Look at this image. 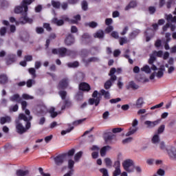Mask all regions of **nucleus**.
<instances>
[{
	"label": "nucleus",
	"instance_id": "c85d7f7f",
	"mask_svg": "<svg viewBox=\"0 0 176 176\" xmlns=\"http://www.w3.org/2000/svg\"><path fill=\"white\" fill-rule=\"evenodd\" d=\"M98 61H100V58L94 56L88 58L86 63L87 64H90V63H98Z\"/></svg>",
	"mask_w": 176,
	"mask_h": 176
},
{
	"label": "nucleus",
	"instance_id": "20e7f679",
	"mask_svg": "<svg viewBox=\"0 0 176 176\" xmlns=\"http://www.w3.org/2000/svg\"><path fill=\"white\" fill-rule=\"evenodd\" d=\"M116 73V68L112 67L110 69V72L109 73V76L110 77V79L106 81L104 83V89L106 90H109L111 87H112V84L118 79V77L115 74Z\"/></svg>",
	"mask_w": 176,
	"mask_h": 176
},
{
	"label": "nucleus",
	"instance_id": "2f4dec72",
	"mask_svg": "<svg viewBox=\"0 0 176 176\" xmlns=\"http://www.w3.org/2000/svg\"><path fill=\"white\" fill-rule=\"evenodd\" d=\"M100 93L102 96H104V98H106L107 100H109L111 98L109 91H105V89H102L100 90Z\"/></svg>",
	"mask_w": 176,
	"mask_h": 176
},
{
	"label": "nucleus",
	"instance_id": "49530a36",
	"mask_svg": "<svg viewBox=\"0 0 176 176\" xmlns=\"http://www.w3.org/2000/svg\"><path fill=\"white\" fill-rule=\"evenodd\" d=\"M75 165V162L72 160L68 161V168L70 169L69 171L74 170V166Z\"/></svg>",
	"mask_w": 176,
	"mask_h": 176
},
{
	"label": "nucleus",
	"instance_id": "c03bdc74",
	"mask_svg": "<svg viewBox=\"0 0 176 176\" xmlns=\"http://www.w3.org/2000/svg\"><path fill=\"white\" fill-rule=\"evenodd\" d=\"M36 82L35 80L29 79L26 82V86L27 87H32V85H35Z\"/></svg>",
	"mask_w": 176,
	"mask_h": 176
},
{
	"label": "nucleus",
	"instance_id": "774afa93",
	"mask_svg": "<svg viewBox=\"0 0 176 176\" xmlns=\"http://www.w3.org/2000/svg\"><path fill=\"white\" fill-rule=\"evenodd\" d=\"M114 168H120V161L118 160L114 162Z\"/></svg>",
	"mask_w": 176,
	"mask_h": 176
},
{
	"label": "nucleus",
	"instance_id": "5701e85b",
	"mask_svg": "<svg viewBox=\"0 0 176 176\" xmlns=\"http://www.w3.org/2000/svg\"><path fill=\"white\" fill-rule=\"evenodd\" d=\"M94 38H98V39H102L104 38V31L98 30L94 34Z\"/></svg>",
	"mask_w": 176,
	"mask_h": 176
},
{
	"label": "nucleus",
	"instance_id": "1a4fd4ad",
	"mask_svg": "<svg viewBox=\"0 0 176 176\" xmlns=\"http://www.w3.org/2000/svg\"><path fill=\"white\" fill-rule=\"evenodd\" d=\"M5 60L6 65H12V64H14L17 61V57L15 54H10L6 56Z\"/></svg>",
	"mask_w": 176,
	"mask_h": 176
},
{
	"label": "nucleus",
	"instance_id": "b1692460",
	"mask_svg": "<svg viewBox=\"0 0 176 176\" xmlns=\"http://www.w3.org/2000/svg\"><path fill=\"white\" fill-rule=\"evenodd\" d=\"M155 74L157 78L159 79H160V78H163V75H164V66H162L161 68H160L157 73Z\"/></svg>",
	"mask_w": 176,
	"mask_h": 176
},
{
	"label": "nucleus",
	"instance_id": "603ef678",
	"mask_svg": "<svg viewBox=\"0 0 176 176\" xmlns=\"http://www.w3.org/2000/svg\"><path fill=\"white\" fill-rule=\"evenodd\" d=\"M156 61V56L154 54L150 56V58L148 59V64L153 65V63Z\"/></svg>",
	"mask_w": 176,
	"mask_h": 176
},
{
	"label": "nucleus",
	"instance_id": "4468645a",
	"mask_svg": "<svg viewBox=\"0 0 176 176\" xmlns=\"http://www.w3.org/2000/svg\"><path fill=\"white\" fill-rule=\"evenodd\" d=\"M79 89L80 90H82V91H90L91 88L90 87V85L88 83L81 82L79 85Z\"/></svg>",
	"mask_w": 176,
	"mask_h": 176
},
{
	"label": "nucleus",
	"instance_id": "412c9836",
	"mask_svg": "<svg viewBox=\"0 0 176 176\" xmlns=\"http://www.w3.org/2000/svg\"><path fill=\"white\" fill-rule=\"evenodd\" d=\"M111 149V147L110 146H104L100 149V156L102 157H104L105 155H107V151Z\"/></svg>",
	"mask_w": 176,
	"mask_h": 176
},
{
	"label": "nucleus",
	"instance_id": "cd10ccee",
	"mask_svg": "<svg viewBox=\"0 0 176 176\" xmlns=\"http://www.w3.org/2000/svg\"><path fill=\"white\" fill-rule=\"evenodd\" d=\"M140 32H141V31L138 29L131 32L129 34L130 39H134V38H135V36H137L138 35V34H140Z\"/></svg>",
	"mask_w": 176,
	"mask_h": 176
},
{
	"label": "nucleus",
	"instance_id": "6e6552de",
	"mask_svg": "<svg viewBox=\"0 0 176 176\" xmlns=\"http://www.w3.org/2000/svg\"><path fill=\"white\" fill-rule=\"evenodd\" d=\"M67 157V154L63 153L59 154L55 157H54V162L56 166L60 167L62 164H64V162H65V159Z\"/></svg>",
	"mask_w": 176,
	"mask_h": 176
},
{
	"label": "nucleus",
	"instance_id": "de8ad7c7",
	"mask_svg": "<svg viewBox=\"0 0 176 176\" xmlns=\"http://www.w3.org/2000/svg\"><path fill=\"white\" fill-rule=\"evenodd\" d=\"M104 163L107 167H112V160L110 158L107 157L104 159Z\"/></svg>",
	"mask_w": 176,
	"mask_h": 176
},
{
	"label": "nucleus",
	"instance_id": "7c9ffc66",
	"mask_svg": "<svg viewBox=\"0 0 176 176\" xmlns=\"http://www.w3.org/2000/svg\"><path fill=\"white\" fill-rule=\"evenodd\" d=\"M8 82V76L5 74L0 75V85H5Z\"/></svg>",
	"mask_w": 176,
	"mask_h": 176
},
{
	"label": "nucleus",
	"instance_id": "69168bd1",
	"mask_svg": "<svg viewBox=\"0 0 176 176\" xmlns=\"http://www.w3.org/2000/svg\"><path fill=\"white\" fill-rule=\"evenodd\" d=\"M157 174H158V175L160 176H164L166 174V171H164V170L160 168L157 171Z\"/></svg>",
	"mask_w": 176,
	"mask_h": 176
},
{
	"label": "nucleus",
	"instance_id": "e433bc0d",
	"mask_svg": "<svg viewBox=\"0 0 176 176\" xmlns=\"http://www.w3.org/2000/svg\"><path fill=\"white\" fill-rule=\"evenodd\" d=\"M151 141L153 144H159V142H160V138L159 137V135H154Z\"/></svg>",
	"mask_w": 176,
	"mask_h": 176
},
{
	"label": "nucleus",
	"instance_id": "9d476101",
	"mask_svg": "<svg viewBox=\"0 0 176 176\" xmlns=\"http://www.w3.org/2000/svg\"><path fill=\"white\" fill-rule=\"evenodd\" d=\"M69 85V79L67 77L63 78L58 83V89L59 90H64L68 87Z\"/></svg>",
	"mask_w": 176,
	"mask_h": 176
},
{
	"label": "nucleus",
	"instance_id": "864d4df0",
	"mask_svg": "<svg viewBox=\"0 0 176 176\" xmlns=\"http://www.w3.org/2000/svg\"><path fill=\"white\" fill-rule=\"evenodd\" d=\"M85 120H86V119H81V120H78L76 121H74L73 122V125L74 126H79V124H82V123H83V122H85Z\"/></svg>",
	"mask_w": 176,
	"mask_h": 176
},
{
	"label": "nucleus",
	"instance_id": "72a5a7b5",
	"mask_svg": "<svg viewBox=\"0 0 176 176\" xmlns=\"http://www.w3.org/2000/svg\"><path fill=\"white\" fill-rule=\"evenodd\" d=\"M67 65L69 67V68H76L79 67V62L75 61L72 63H68Z\"/></svg>",
	"mask_w": 176,
	"mask_h": 176
},
{
	"label": "nucleus",
	"instance_id": "a211bd4d",
	"mask_svg": "<svg viewBox=\"0 0 176 176\" xmlns=\"http://www.w3.org/2000/svg\"><path fill=\"white\" fill-rule=\"evenodd\" d=\"M12 118L9 116L0 118V124H5V123H10Z\"/></svg>",
	"mask_w": 176,
	"mask_h": 176
},
{
	"label": "nucleus",
	"instance_id": "3c124183",
	"mask_svg": "<svg viewBox=\"0 0 176 176\" xmlns=\"http://www.w3.org/2000/svg\"><path fill=\"white\" fill-rule=\"evenodd\" d=\"M58 94L61 97L62 100H65V98H67V91H60Z\"/></svg>",
	"mask_w": 176,
	"mask_h": 176
},
{
	"label": "nucleus",
	"instance_id": "2eb2a0df",
	"mask_svg": "<svg viewBox=\"0 0 176 176\" xmlns=\"http://www.w3.org/2000/svg\"><path fill=\"white\" fill-rule=\"evenodd\" d=\"M19 38L22 42H28L30 41V34L27 32L20 34Z\"/></svg>",
	"mask_w": 176,
	"mask_h": 176
},
{
	"label": "nucleus",
	"instance_id": "6ab92c4d",
	"mask_svg": "<svg viewBox=\"0 0 176 176\" xmlns=\"http://www.w3.org/2000/svg\"><path fill=\"white\" fill-rule=\"evenodd\" d=\"M139 87H140L137 84H135L134 81H130L126 86V89H132L133 90H137L138 89H139Z\"/></svg>",
	"mask_w": 176,
	"mask_h": 176
},
{
	"label": "nucleus",
	"instance_id": "8fccbe9b",
	"mask_svg": "<svg viewBox=\"0 0 176 176\" xmlns=\"http://www.w3.org/2000/svg\"><path fill=\"white\" fill-rule=\"evenodd\" d=\"M74 130V126H71L70 128L63 130L61 131V135H65V134H67L68 133H71Z\"/></svg>",
	"mask_w": 176,
	"mask_h": 176
},
{
	"label": "nucleus",
	"instance_id": "0eeeda50",
	"mask_svg": "<svg viewBox=\"0 0 176 176\" xmlns=\"http://www.w3.org/2000/svg\"><path fill=\"white\" fill-rule=\"evenodd\" d=\"M165 19L167 21V23L163 27V31L164 32H166L168 28H170V23H176V16H173V14H165Z\"/></svg>",
	"mask_w": 176,
	"mask_h": 176
},
{
	"label": "nucleus",
	"instance_id": "680f3d73",
	"mask_svg": "<svg viewBox=\"0 0 176 176\" xmlns=\"http://www.w3.org/2000/svg\"><path fill=\"white\" fill-rule=\"evenodd\" d=\"M21 104L23 111H25V110L27 109H25V108H27V105H28V104L27 103V102H26V101H24V100H22V101L21 102Z\"/></svg>",
	"mask_w": 176,
	"mask_h": 176
},
{
	"label": "nucleus",
	"instance_id": "393cba45",
	"mask_svg": "<svg viewBox=\"0 0 176 176\" xmlns=\"http://www.w3.org/2000/svg\"><path fill=\"white\" fill-rule=\"evenodd\" d=\"M137 6L136 1H131L128 6H126L124 8V10H130V9H133Z\"/></svg>",
	"mask_w": 176,
	"mask_h": 176
},
{
	"label": "nucleus",
	"instance_id": "ddd939ff",
	"mask_svg": "<svg viewBox=\"0 0 176 176\" xmlns=\"http://www.w3.org/2000/svg\"><path fill=\"white\" fill-rule=\"evenodd\" d=\"M65 43L67 45V46H71V45H74V43H75V38L74 37V35L69 34L65 39Z\"/></svg>",
	"mask_w": 176,
	"mask_h": 176
},
{
	"label": "nucleus",
	"instance_id": "4d7b16f0",
	"mask_svg": "<svg viewBox=\"0 0 176 176\" xmlns=\"http://www.w3.org/2000/svg\"><path fill=\"white\" fill-rule=\"evenodd\" d=\"M122 174V170H120V168H115V170L113 173V176H118Z\"/></svg>",
	"mask_w": 176,
	"mask_h": 176
},
{
	"label": "nucleus",
	"instance_id": "37998d69",
	"mask_svg": "<svg viewBox=\"0 0 176 176\" xmlns=\"http://www.w3.org/2000/svg\"><path fill=\"white\" fill-rule=\"evenodd\" d=\"M76 101H82V100H83V93L80 91L77 93L76 95Z\"/></svg>",
	"mask_w": 176,
	"mask_h": 176
},
{
	"label": "nucleus",
	"instance_id": "a19ab883",
	"mask_svg": "<svg viewBox=\"0 0 176 176\" xmlns=\"http://www.w3.org/2000/svg\"><path fill=\"white\" fill-rule=\"evenodd\" d=\"M141 71L146 72V74H151V67L148 65H146L144 67L141 68Z\"/></svg>",
	"mask_w": 176,
	"mask_h": 176
},
{
	"label": "nucleus",
	"instance_id": "4c0bfd02",
	"mask_svg": "<svg viewBox=\"0 0 176 176\" xmlns=\"http://www.w3.org/2000/svg\"><path fill=\"white\" fill-rule=\"evenodd\" d=\"M28 71H29V74L32 75L33 79H35L36 78V70H35V69L32 67V68H30Z\"/></svg>",
	"mask_w": 176,
	"mask_h": 176
},
{
	"label": "nucleus",
	"instance_id": "f257e3e1",
	"mask_svg": "<svg viewBox=\"0 0 176 176\" xmlns=\"http://www.w3.org/2000/svg\"><path fill=\"white\" fill-rule=\"evenodd\" d=\"M25 112V114L20 113L19 115V120L15 121L16 133L18 134H24V133H27L31 129V120H32V117L30 115L31 112L28 109H26Z\"/></svg>",
	"mask_w": 176,
	"mask_h": 176
},
{
	"label": "nucleus",
	"instance_id": "a878e982",
	"mask_svg": "<svg viewBox=\"0 0 176 176\" xmlns=\"http://www.w3.org/2000/svg\"><path fill=\"white\" fill-rule=\"evenodd\" d=\"M48 112L50 113L51 118H56L57 115H58V113L56 111V109L54 107H51Z\"/></svg>",
	"mask_w": 176,
	"mask_h": 176
},
{
	"label": "nucleus",
	"instance_id": "052dcab7",
	"mask_svg": "<svg viewBox=\"0 0 176 176\" xmlns=\"http://www.w3.org/2000/svg\"><path fill=\"white\" fill-rule=\"evenodd\" d=\"M36 34H43V32H45V30L43 28L37 27L36 28Z\"/></svg>",
	"mask_w": 176,
	"mask_h": 176
},
{
	"label": "nucleus",
	"instance_id": "dca6fc26",
	"mask_svg": "<svg viewBox=\"0 0 176 176\" xmlns=\"http://www.w3.org/2000/svg\"><path fill=\"white\" fill-rule=\"evenodd\" d=\"M16 176H28L30 175V170H23V169H18L16 170Z\"/></svg>",
	"mask_w": 176,
	"mask_h": 176
},
{
	"label": "nucleus",
	"instance_id": "6e6d98bb",
	"mask_svg": "<svg viewBox=\"0 0 176 176\" xmlns=\"http://www.w3.org/2000/svg\"><path fill=\"white\" fill-rule=\"evenodd\" d=\"M153 55L154 56H156L157 57H163V51L160 50V51H154L153 52Z\"/></svg>",
	"mask_w": 176,
	"mask_h": 176
},
{
	"label": "nucleus",
	"instance_id": "f03ea898",
	"mask_svg": "<svg viewBox=\"0 0 176 176\" xmlns=\"http://www.w3.org/2000/svg\"><path fill=\"white\" fill-rule=\"evenodd\" d=\"M32 2H35V0H23L21 2L22 6L24 8V11L22 13V16L19 19V23H21V24H25V23L32 24V23H34V20L27 16V12H28V5H31Z\"/></svg>",
	"mask_w": 176,
	"mask_h": 176
},
{
	"label": "nucleus",
	"instance_id": "13d9d810",
	"mask_svg": "<svg viewBox=\"0 0 176 176\" xmlns=\"http://www.w3.org/2000/svg\"><path fill=\"white\" fill-rule=\"evenodd\" d=\"M45 122H46V118L45 117L41 118L38 120V124H40V126H43Z\"/></svg>",
	"mask_w": 176,
	"mask_h": 176
},
{
	"label": "nucleus",
	"instance_id": "39448f33",
	"mask_svg": "<svg viewBox=\"0 0 176 176\" xmlns=\"http://www.w3.org/2000/svg\"><path fill=\"white\" fill-rule=\"evenodd\" d=\"M134 162L132 160L128 159L123 162L122 166L124 170H126L127 173H133L134 171Z\"/></svg>",
	"mask_w": 176,
	"mask_h": 176
},
{
	"label": "nucleus",
	"instance_id": "0e129e2a",
	"mask_svg": "<svg viewBox=\"0 0 176 176\" xmlns=\"http://www.w3.org/2000/svg\"><path fill=\"white\" fill-rule=\"evenodd\" d=\"M165 126L164 125H161L157 130V134H162L164 131Z\"/></svg>",
	"mask_w": 176,
	"mask_h": 176
},
{
	"label": "nucleus",
	"instance_id": "473e14b6",
	"mask_svg": "<svg viewBox=\"0 0 176 176\" xmlns=\"http://www.w3.org/2000/svg\"><path fill=\"white\" fill-rule=\"evenodd\" d=\"M10 100L12 102L16 101V102H20V95L14 94L12 96L10 97Z\"/></svg>",
	"mask_w": 176,
	"mask_h": 176
},
{
	"label": "nucleus",
	"instance_id": "a18cd8bd",
	"mask_svg": "<svg viewBox=\"0 0 176 176\" xmlns=\"http://www.w3.org/2000/svg\"><path fill=\"white\" fill-rule=\"evenodd\" d=\"M81 6H82V10H85V11L87 10L88 6H89V5L87 4V1L86 0L82 1L81 3Z\"/></svg>",
	"mask_w": 176,
	"mask_h": 176
},
{
	"label": "nucleus",
	"instance_id": "7ed1b4c3",
	"mask_svg": "<svg viewBox=\"0 0 176 176\" xmlns=\"http://www.w3.org/2000/svg\"><path fill=\"white\" fill-rule=\"evenodd\" d=\"M53 54H58L59 57H65V56H75L76 52L71 50H67L65 47H60L52 50Z\"/></svg>",
	"mask_w": 176,
	"mask_h": 176
},
{
	"label": "nucleus",
	"instance_id": "4be33fe9",
	"mask_svg": "<svg viewBox=\"0 0 176 176\" xmlns=\"http://www.w3.org/2000/svg\"><path fill=\"white\" fill-rule=\"evenodd\" d=\"M52 23L56 24V25H58V27L64 25V21L63 19H58L57 18L52 19Z\"/></svg>",
	"mask_w": 176,
	"mask_h": 176
},
{
	"label": "nucleus",
	"instance_id": "09e8293b",
	"mask_svg": "<svg viewBox=\"0 0 176 176\" xmlns=\"http://www.w3.org/2000/svg\"><path fill=\"white\" fill-rule=\"evenodd\" d=\"M119 42H120V45L121 46H123L124 43H127V42L129 41H127V37H121L120 38Z\"/></svg>",
	"mask_w": 176,
	"mask_h": 176
},
{
	"label": "nucleus",
	"instance_id": "79ce46f5",
	"mask_svg": "<svg viewBox=\"0 0 176 176\" xmlns=\"http://www.w3.org/2000/svg\"><path fill=\"white\" fill-rule=\"evenodd\" d=\"M160 148L162 149V151H166L167 152V149H169L170 146H166L164 142H161L160 144Z\"/></svg>",
	"mask_w": 176,
	"mask_h": 176
},
{
	"label": "nucleus",
	"instance_id": "338daca9",
	"mask_svg": "<svg viewBox=\"0 0 176 176\" xmlns=\"http://www.w3.org/2000/svg\"><path fill=\"white\" fill-rule=\"evenodd\" d=\"M87 39H90V35H89L87 33H85L82 35V41H86Z\"/></svg>",
	"mask_w": 176,
	"mask_h": 176
},
{
	"label": "nucleus",
	"instance_id": "9b49d317",
	"mask_svg": "<svg viewBox=\"0 0 176 176\" xmlns=\"http://www.w3.org/2000/svg\"><path fill=\"white\" fill-rule=\"evenodd\" d=\"M168 156L170 160H176V148L173 146H169V148H166Z\"/></svg>",
	"mask_w": 176,
	"mask_h": 176
},
{
	"label": "nucleus",
	"instance_id": "c756f323",
	"mask_svg": "<svg viewBox=\"0 0 176 176\" xmlns=\"http://www.w3.org/2000/svg\"><path fill=\"white\" fill-rule=\"evenodd\" d=\"M144 105V98H139L135 103V107L137 108H141Z\"/></svg>",
	"mask_w": 176,
	"mask_h": 176
},
{
	"label": "nucleus",
	"instance_id": "423d86ee",
	"mask_svg": "<svg viewBox=\"0 0 176 176\" xmlns=\"http://www.w3.org/2000/svg\"><path fill=\"white\" fill-rule=\"evenodd\" d=\"M101 96V94H98V91H94V93L92 94V97L93 98H89V105H94L97 107L98 106V104H100V101H101V98L97 97V96Z\"/></svg>",
	"mask_w": 176,
	"mask_h": 176
},
{
	"label": "nucleus",
	"instance_id": "ea45409f",
	"mask_svg": "<svg viewBox=\"0 0 176 176\" xmlns=\"http://www.w3.org/2000/svg\"><path fill=\"white\" fill-rule=\"evenodd\" d=\"M82 155H83L82 151H79L78 153H76L74 155V160L75 162H79L80 157H82Z\"/></svg>",
	"mask_w": 176,
	"mask_h": 176
},
{
	"label": "nucleus",
	"instance_id": "f704fd0d",
	"mask_svg": "<svg viewBox=\"0 0 176 176\" xmlns=\"http://www.w3.org/2000/svg\"><path fill=\"white\" fill-rule=\"evenodd\" d=\"M85 25L86 27L88 26L90 28H96V27H98V23H97V22L91 21V22L85 23Z\"/></svg>",
	"mask_w": 176,
	"mask_h": 176
},
{
	"label": "nucleus",
	"instance_id": "bf43d9fd",
	"mask_svg": "<svg viewBox=\"0 0 176 176\" xmlns=\"http://www.w3.org/2000/svg\"><path fill=\"white\" fill-rule=\"evenodd\" d=\"M10 111H12V112H17V111H19V105L15 104L14 106H11L10 108Z\"/></svg>",
	"mask_w": 176,
	"mask_h": 176
},
{
	"label": "nucleus",
	"instance_id": "58836bf2",
	"mask_svg": "<svg viewBox=\"0 0 176 176\" xmlns=\"http://www.w3.org/2000/svg\"><path fill=\"white\" fill-rule=\"evenodd\" d=\"M74 19H71V23L72 24H76L78 21H80V16L79 14H77L74 16Z\"/></svg>",
	"mask_w": 176,
	"mask_h": 176
},
{
	"label": "nucleus",
	"instance_id": "bb28decb",
	"mask_svg": "<svg viewBox=\"0 0 176 176\" xmlns=\"http://www.w3.org/2000/svg\"><path fill=\"white\" fill-rule=\"evenodd\" d=\"M24 6H23V5L21 6H18L15 8L14 9V13H16L17 14H20V13H24Z\"/></svg>",
	"mask_w": 176,
	"mask_h": 176
},
{
	"label": "nucleus",
	"instance_id": "5fc2aeb1",
	"mask_svg": "<svg viewBox=\"0 0 176 176\" xmlns=\"http://www.w3.org/2000/svg\"><path fill=\"white\" fill-rule=\"evenodd\" d=\"M7 29L6 27H2L0 28V35L1 36H5L6 34Z\"/></svg>",
	"mask_w": 176,
	"mask_h": 176
},
{
	"label": "nucleus",
	"instance_id": "c9c22d12",
	"mask_svg": "<svg viewBox=\"0 0 176 176\" xmlns=\"http://www.w3.org/2000/svg\"><path fill=\"white\" fill-rule=\"evenodd\" d=\"M52 6L53 8H55V9H60V7L61 6V3L60 1H56L54 0L52 1Z\"/></svg>",
	"mask_w": 176,
	"mask_h": 176
},
{
	"label": "nucleus",
	"instance_id": "f8f14e48",
	"mask_svg": "<svg viewBox=\"0 0 176 176\" xmlns=\"http://www.w3.org/2000/svg\"><path fill=\"white\" fill-rule=\"evenodd\" d=\"M160 123V120H157L155 121H149L146 120L144 122L145 126H146L147 129H153L155 126H157Z\"/></svg>",
	"mask_w": 176,
	"mask_h": 176
},
{
	"label": "nucleus",
	"instance_id": "e2e57ef3",
	"mask_svg": "<svg viewBox=\"0 0 176 176\" xmlns=\"http://www.w3.org/2000/svg\"><path fill=\"white\" fill-rule=\"evenodd\" d=\"M43 28H45V30H47V31L50 32L52 31V27H50V23H43Z\"/></svg>",
	"mask_w": 176,
	"mask_h": 176
},
{
	"label": "nucleus",
	"instance_id": "f3484780",
	"mask_svg": "<svg viewBox=\"0 0 176 176\" xmlns=\"http://www.w3.org/2000/svg\"><path fill=\"white\" fill-rule=\"evenodd\" d=\"M138 131V127L131 126L129 129V131L126 133V137H130L133 134H135Z\"/></svg>",
	"mask_w": 176,
	"mask_h": 176
},
{
	"label": "nucleus",
	"instance_id": "aec40b11",
	"mask_svg": "<svg viewBox=\"0 0 176 176\" xmlns=\"http://www.w3.org/2000/svg\"><path fill=\"white\" fill-rule=\"evenodd\" d=\"M115 138V135L112 133H105L104 136V140L105 142H109V141H112Z\"/></svg>",
	"mask_w": 176,
	"mask_h": 176
}]
</instances>
